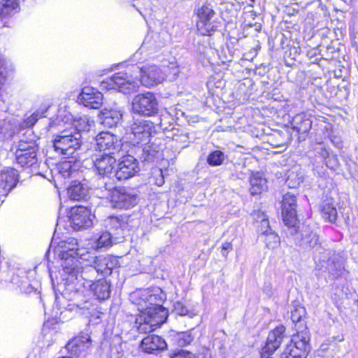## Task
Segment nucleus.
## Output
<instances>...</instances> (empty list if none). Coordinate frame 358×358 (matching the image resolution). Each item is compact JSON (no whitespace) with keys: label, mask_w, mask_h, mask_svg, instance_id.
I'll return each mask as SVG.
<instances>
[{"label":"nucleus","mask_w":358,"mask_h":358,"mask_svg":"<svg viewBox=\"0 0 358 358\" xmlns=\"http://www.w3.org/2000/svg\"><path fill=\"white\" fill-rule=\"evenodd\" d=\"M70 167H71V166L69 164H64L62 165L61 172H62V174L64 177L70 176L71 173H70V171H69Z\"/></svg>","instance_id":"50"},{"label":"nucleus","mask_w":358,"mask_h":358,"mask_svg":"<svg viewBox=\"0 0 358 358\" xmlns=\"http://www.w3.org/2000/svg\"><path fill=\"white\" fill-rule=\"evenodd\" d=\"M309 341L310 332L304 328L293 336L284 351L290 358H306L310 349Z\"/></svg>","instance_id":"7"},{"label":"nucleus","mask_w":358,"mask_h":358,"mask_svg":"<svg viewBox=\"0 0 358 358\" xmlns=\"http://www.w3.org/2000/svg\"><path fill=\"white\" fill-rule=\"evenodd\" d=\"M136 323H138V326L137 327V330L140 334H146L153 331L156 327L155 326L151 325L147 320H142L141 321L138 320V317L136 319Z\"/></svg>","instance_id":"42"},{"label":"nucleus","mask_w":358,"mask_h":358,"mask_svg":"<svg viewBox=\"0 0 358 358\" xmlns=\"http://www.w3.org/2000/svg\"><path fill=\"white\" fill-rule=\"evenodd\" d=\"M138 162L131 155L124 156L114 171V177L118 180H124L133 177L138 171Z\"/></svg>","instance_id":"16"},{"label":"nucleus","mask_w":358,"mask_h":358,"mask_svg":"<svg viewBox=\"0 0 358 358\" xmlns=\"http://www.w3.org/2000/svg\"><path fill=\"white\" fill-rule=\"evenodd\" d=\"M250 191L252 195L261 194L267 189V180L266 178H262L258 173L250 178Z\"/></svg>","instance_id":"34"},{"label":"nucleus","mask_w":358,"mask_h":358,"mask_svg":"<svg viewBox=\"0 0 358 358\" xmlns=\"http://www.w3.org/2000/svg\"><path fill=\"white\" fill-rule=\"evenodd\" d=\"M90 342V338L87 335L76 336L66 345L65 348L70 355L79 357L83 352L85 351Z\"/></svg>","instance_id":"26"},{"label":"nucleus","mask_w":358,"mask_h":358,"mask_svg":"<svg viewBox=\"0 0 358 358\" xmlns=\"http://www.w3.org/2000/svg\"><path fill=\"white\" fill-rule=\"evenodd\" d=\"M321 213L322 217L331 223H336L338 218V211L333 199H327L321 204Z\"/></svg>","instance_id":"29"},{"label":"nucleus","mask_w":358,"mask_h":358,"mask_svg":"<svg viewBox=\"0 0 358 358\" xmlns=\"http://www.w3.org/2000/svg\"><path fill=\"white\" fill-rule=\"evenodd\" d=\"M173 308V311L178 315H188L189 317H192L193 315L192 311L188 309V308L181 301L174 302Z\"/></svg>","instance_id":"39"},{"label":"nucleus","mask_w":358,"mask_h":358,"mask_svg":"<svg viewBox=\"0 0 358 358\" xmlns=\"http://www.w3.org/2000/svg\"><path fill=\"white\" fill-rule=\"evenodd\" d=\"M252 216L254 220L257 222H260L262 220L268 219V216L265 214L264 211H262L261 210H254Z\"/></svg>","instance_id":"48"},{"label":"nucleus","mask_w":358,"mask_h":358,"mask_svg":"<svg viewBox=\"0 0 358 358\" xmlns=\"http://www.w3.org/2000/svg\"><path fill=\"white\" fill-rule=\"evenodd\" d=\"M285 327L282 325L275 327L267 337L266 343L261 352V358H273L271 356L280 347L285 339L289 338L285 335ZM273 358H290L285 351Z\"/></svg>","instance_id":"9"},{"label":"nucleus","mask_w":358,"mask_h":358,"mask_svg":"<svg viewBox=\"0 0 358 358\" xmlns=\"http://www.w3.org/2000/svg\"><path fill=\"white\" fill-rule=\"evenodd\" d=\"M160 126H161L162 127H163V124H162V122H160Z\"/></svg>","instance_id":"55"},{"label":"nucleus","mask_w":358,"mask_h":358,"mask_svg":"<svg viewBox=\"0 0 358 358\" xmlns=\"http://www.w3.org/2000/svg\"><path fill=\"white\" fill-rule=\"evenodd\" d=\"M280 203L281 215L283 222L287 227V233L289 234H296L297 224L299 222L297 217L296 196L291 192H287L283 195Z\"/></svg>","instance_id":"5"},{"label":"nucleus","mask_w":358,"mask_h":358,"mask_svg":"<svg viewBox=\"0 0 358 358\" xmlns=\"http://www.w3.org/2000/svg\"><path fill=\"white\" fill-rule=\"evenodd\" d=\"M227 158L224 153L219 150L211 152L207 157V163L211 166H220Z\"/></svg>","instance_id":"37"},{"label":"nucleus","mask_w":358,"mask_h":358,"mask_svg":"<svg viewBox=\"0 0 358 358\" xmlns=\"http://www.w3.org/2000/svg\"><path fill=\"white\" fill-rule=\"evenodd\" d=\"M179 72V68L176 66H173L171 69L164 68V75L169 80H175L178 77Z\"/></svg>","instance_id":"45"},{"label":"nucleus","mask_w":358,"mask_h":358,"mask_svg":"<svg viewBox=\"0 0 358 358\" xmlns=\"http://www.w3.org/2000/svg\"><path fill=\"white\" fill-rule=\"evenodd\" d=\"M131 135L130 137L134 144L150 142V138L155 131L152 122L141 118L134 119L131 125Z\"/></svg>","instance_id":"14"},{"label":"nucleus","mask_w":358,"mask_h":358,"mask_svg":"<svg viewBox=\"0 0 358 358\" xmlns=\"http://www.w3.org/2000/svg\"><path fill=\"white\" fill-rule=\"evenodd\" d=\"M159 150V148L155 143L146 145L142 149V153L139 157L140 159L143 163L149 164L153 162L155 159L158 158Z\"/></svg>","instance_id":"31"},{"label":"nucleus","mask_w":358,"mask_h":358,"mask_svg":"<svg viewBox=\"0 0 358 358\" xmlns=\"http://www.w3.org/2000/svg\"><path fill=\"white\" fill-rule=\"evenodd\" d=\"M299 227L297 225V231L296 234H290L294 236V240L296 244L304 250L315 249L316 250L324 249L322 246V242L320 236L316 231L311 229L309 226L303 225L299 231Z\"/></svg>","instance_id":"10"},{"label":"nucleus","mask_w":358,"mask_h":358,"mask_svg":"<svg viewBox=\"0 0 358 358\" xmlns=\"http://www.w3.org/2000/svg\"><path fill=\"white\" fill-rule=\"evenodd\" d=\"M134 69V71L137 73L134 77L127 73L119 72L103 80L101 87L107 90H116L126 94L136 91L140 83L150 87L165 79L164 71L156 65L143 68L136 66Z\"/></svg>","instance_id":"1"},{"label":"nucleus","mask_w":358,"mask_h":358,"mask_svg":"<svg viewBox=\"0 0 358 358\" xmlns=\"http://www.w3.org/2000/svg\"><path fill=\"white\" fill-rule=\"evenodd\" d=\"M262 234L266 236L264 241L267 248L273 249L279 245V236L277 234L272 231V230L268 231V229L263 230V229H262Z\"/></svg>","instance_id":"38"},{"label":"nucleus","mask_w":358,"mask_h":358,"mask_svg":"<svg viewBox=\"0 0 358 358\" xmlns=\"http://www.w3.org/2000/svg\"><path fill=\"white\" fill-rule=\"evenodd\" d=\"M66 273L70 275L71 278L76 279L77 281L76 285L83 286L87 289L92 288L98 275L96 268L92 265L79 268L77 264L73 265V272Z\"/></svg>","instance_id":"15"},{"label":"nucleus","mask_w":358,"mask_h":358,"mask_svg":"<svg viewBox=\"0 0 358 358\" xmlns=\"http://www.w3.org/2000/svg\"><path fill=\"white\" fill-rule=\"evenodd\" d=\"M246 177V174L245 173H243V171H241L239 173H238L236 175V178H238V179H245Z\"/></svg>","instance_id":"52"},{"label":"nucleus","mask_w":358,"mask_h":358,"mask_svg":"<svg viewBox=\"0 0 358 358\" xmlns=\"http://www.w3.org/2000/svg\"><path fill=\"white\" fill-rule=\"evenodd\" d=\"M170 358H196V357L194 354L187 350H178L170 354Z\"/></svg>","instance_id":"46"},{"label":"nucleus","mask_w":358,"mask_h":358,"mask_svg":"<svg viewBox=\"0 0 358 358\" xmlns=\"http://www.w3.org/2000/svg\"><path fill=\"white\" fill-rule=\"evenodd\" d=\"M47 111V109L44 110L43 112L36 111L33 113L31 115L25 119L22 122L23 127H31L35 123L38 121L39 118L43 117V114Z\"/></svg>","instance_id":"41"},{"label":"nucleus","mask_w":358,"mask_h":358,"mask_svg":"<svg viewBox=\"0 0 358 358\" xmlns=\"http://www.w3.org/2000/svg\"><path fill=\"white\" fill-rule=\"evenodd\" d=\"M95 215L87 207L78 206L71 209L69 221L71 226L76 231L91 227Z\"/></svg>","instance_id":"13"},{"label":"nucleus","mask_w":358,"mask_h":358,"mask_svg":"<svg viewBox=\"0 0 358 358\" xmlns=\"http://www.w3.org/2000/svg\"><path fill=\"white\" fill-rule=\"evenodd\" d=\"M120 242H116L114 240L113 234L110 232L103 231L99 236V238L95 241V248L96 249H102V248H108L110 247L113 244H117Z\"/></svg>","instance_id":"35"},{"label":"nucleus","mask_w":358,"mask_h":358,"mask_svg":"<svg viewBox=\"0 0 358 358\" xmlns=\"http://www.w3.org/2000/svg\"><path fill=\"white\" fill-rule=\"evenodd\" d=\"M59 299L58 296H56L55 300L57 301Z\"/></svg>","instance_id":"57"},{"label":"nucleus","mask_w":358,"mask_h":358,"mask_svg":"<svg viewBox=\"0 0 358 358\" xmlns=\"http://www.w3.org/2000/svg\"><path fill=\"white\" fill-rule=\"evenodd\" d=\"M250 1H251L252 2H254V1H255V0H250Z\"/></svg>","instance_id":"59"},{"label":"nucleus","mask_w":358,"mask_h":358,"mask_svg":"<svg viewBox=\"0 0 358 358\" xmlns=\"http://www.w3.org/2000/svg\"><path fill=\"white\" fill-rule=\"evenodd\" d=\"M83 134L77 131V129H65L55 136L52 148L59 155H64L66 158L74 157L73 155L83 145Z\"/></svg>","instance_id":"2"},{"label":"nucleus","mask_w":358,"mask_h":358,"mask_svg":"<svg viewBox=\"0 0 358 358\" xmlns=\"http://www.w3.org/2000/svg\"><path fill=\"white\" fill-rule=\"evenodd\" d=\"M258 27H259V29H261V24H259V25H258Z\"/></svg>","instance_id":"58"},{"label":"nucleus","mask_w":358,"mask_h":358,"mask_svg":"<svg viewBox=\"0 0 358 358\" xmlns=\"http://www.w3.org/2000/svg\"><path fill=\"white\" fill-rule=\"evenodd\" d=\"M16 147L15 152L16 164L22 168L37 166L38 146L36 141L34 139L27 141L23 138L19 141Z\"/></svg>","instance_id":"4"},{"label":"nucleus","mask_w":358,"mask_h":358,"mask_svg":"<svg viewBox=\"0 0 358 358\" xmlns=\"http://www.w3.org/2000/svg\"><path fill=\"white\" fill-rule=\"evenodd\" d=\"M222 255L223 256H227L228 252L231 250H232V245L231 243L229 242H225L222 244Z\"/></svg>","instance_id":"49"},{"label":"nucleus","mask_w":358,"mask_h":358,"mask_svg":"<svg viewBox=\"0 0 358 358\" xmlns=\"http://www.w3.org/2000/svg\"><path fill=\"white\" fill-rule=\"evenodd\" d=\"M131 105L133 113L143 116H152L158 111V101L150 92L136 95Z\"/></svg>","instance_id":"8"},{"label":"nucleus","mask_w":358,"mask_h":358,"mask_svg":"<svg viewBox=\"0 0 358 358\" xmlns=\"http://www.w3.org/2000/svg\"><path fill=\"white\" fill-rule=\"evenodd\" d=\"M88 118L85 116L83 117H80L78 120L76 121L75 126L73 129H77V131L85 132L90 130V124H88Z\"/></svg>","instance_id":"43"},{"label":"nucleus","mask_w":358,"mask_h":358,"mask_svg":"<svg viewBox=\"0 0 358 358\" xmlns=\"http://www.w3.org/2000/svg\"><path fill=\"white\" fill-rule=\"evenodd\" d=\"M292 128L301 135L299 140H305V136L312 127V120L304 114L296 115L292 120Z\"/></svg>","instance_id":"27"},{"label":"nucleus","mask_w":358,"mask_h":358,"mask_svg":"<svg viewBox=\"0 0 358 358\" xmlns=\"http://www.w3.org/2000/svg\"><path fill=\"white\" fill-rule=\"evenodd\" d=\"M94 164L100 176L105 177L114 178V166L116 163V159L112 154H103L93 160Z\"/></svg>","instance_id":"21"},{"label":"nucleus","mask_w":358,"mask_h":358,"mask_svg":"<svg viewBox=\"0 0 358 358\" xmlns=\"http://www.w3.org/2000/svg\"><path fill=\"white\" fill-rule=\"evenodd\" d=\"M110 286L109 283L104 279L96 280L93 285L92 288L89 289L92 290L94 294L99 300H106L110 297Z\"/></svg>","instance_id":"30"},{"label":"nucleus","mask_w":358,"mask_h":358,"mask_svg":"<svg viewBox=\"0 0 358 358\" xmlns=\"http://www.w3.org/2000/svg\"><path fill=\"white\" fill-rule=\"evenodd\" d=\"M2 84L1 78H0V85Z\"/></svg>","instance_id":"56"},{"label":"nucleus","mask_w":358,"mask_h":358,"mask_svg":"<svg viewBox=\"0 0 358 358\" xmlns=\"http://www.w3.org/2000/svg\"><path fill=\"white\" fill-rule=\"evenodd\" d=\"M326 268L333 278L341 276L344 271L343 265L339 262L330 259L327 261Z\"/></svg>","instance_id":"36"},{"label":"nucleus","mask_w":358,"mask_h":358,"mask_svg":"<svg viewBox=\"0 0 358 358\" xmlns=\"http://www.w3.org/2000/svg\"><path fill=\"white\" fill-rule=\"evenodd\" d=\"M94 141L100 151L108 152L105 154L114 155L120 148L117 138L110 132H101L96 136Z\"/></svg>","instance_id":"18"},{"label":"nucleus","mask_w":358,"mask_h":358,"mask_svg":"<svg viewBox=\"0 0 358 358\" xmlns=\"http://www.w3.org/2000/svg\"><path fill=\"white\" fill-rule=\"evenodd\" d=\"M325 252H327V255H330L332 253V252L331 250H325Z\"/></svg>","instance_id":"53"},{"label":"nucleus","mask_w":358,"mask_h":358,"mask_svg":"<svg viewBox=\"0 0 358 358\" xmlns=\"http://www.w3.org/2000/svg\"><path fill=\"white\" fill-rule=\"evenodd\" d=\"M215 13L213 6L207 3L197 10L199 20L196 22L198 32L203 36H211L217 29V26L213 21Z\"/></svg>","instance_id":"12"},{"label":"nucleus","mask_w":358,"mask_h":358,"mask_svg":"<svg viewBox=\"0 0 358 358\" xmlns=\"http://www.w3.org/2000/svg\"><path fill=\"white\" fill-rule=\"evenodd\" d=\"M165 299V294L157 296V294H150L147 297L148 305H145L144 312L138 317L139 320H147L151 325L156 328L163 324L169 316L168 310L163 307L162 303Z\"/></svg>","instance_id":"3"},{"label":"nucleus","mask_w":358,"mask_h":358,"mask_svg":"<svg viewBox=\"0 0 358 358\" xmlns=\"http://www.w3.org/2000/svg\"><path fill=\"white\" fill-rule=\"evenodd\" d=\"M19 9L17 0H0V20L10 17Z\"/></svg>","instance_id":"32"},{"label":"nucleus","mask_w":358,"mask_h":358,"mask_svg":"<svg viewBox=\"0 0 358 358\" xmlns=\"http://www.w3.org/2000/svg\"><path fill=\"white\" fill-rule=\"evenodd\" d=\"M153 174H154L153 177L155 178V184L159 187L162 186L164 183V172H163L162 169H156L155 171V172L153 173Z\"/></svg>","instance_id":"47"},{"label":"nucleus","mask_w":358,"mask_h":358,"mask_svg":"<svg viewBox=\"0 0 358 358\" xmlns=\"http://www.w3.org/2000/svg\"><path fill=\"white\" fill-rule=\"evenodd\" d=\"M123 111L120 108H103L99 115L100 122L106 127L112 128L120 124Z\"/></svg>","instance_id":"24"},{"label":"nucleus","mask_w":358,"mask_h":358,"mask_svg":"<svg viewBox=\"0 0 358 358\" xmlns=\"http://www.w3.org/2000/svg\"><path fill=\"white\" fill-rule=\"evenodd\" d=\"M138 203V195L134 189L124 187H118L110 194V203L113 208L129 209Z\"/></svg>","instance_id":"11"},{"label":"nucleus","mask_w":358,"mask_h":358,"mask_svg":"<svg viewBox=\"0 0 358 358\" xmlns=\"http://www.w3.org/2000/svg\"><path fill=\"white\" fill-rule=\"evenodd\" d=\"M68 195L71 200H86L89 195V187L85 180H73L67 189Z\"/></svg>","instance_id":"25"},{"label":"nucleus","mask_w":358,"mask_h":358,"mask_svg":"<svg viewBox=\"0 0 358 358\" xmlns=\"http://www.w3.org/2000/svg\"><path fill=\"white\" fill-rule=\"evenodd\" d=\"M101 178H100L99 184L100 189L103 188L106 191H107V195L110 196V194L113 193V190L117 189L118 187H116L113 182L110 181L113 178H109L106 176L105 179H103V176H101Z\"/></svg>","instance_id":"40"},{"label":"nucleus","mask_w":358,"mask_h":358,"mask_svg":"<svg viewBox=\"0 0 358 358\" xmlns=\"http://www.w3.org/2000/svg\"><path fill=\"white\" fill-rule=\"evenodd\" d=\"M73 278L69 275V278L67 279V282L64 285V287L62 292V296L68 301H75V304L78 306L79 304L78 303L83 296V292L78 289L76 287V285L72 281Z\"/></svg>","instance_id":"28"},{"label":"nucleus","mask_w":358,"mask_h":358,"mask_svg":"<svg viewBox=\"0 0 358 358\" xmlns=\"http://www.w3.org/2000/svg\"><path fill=\"white\" fill-rule=\"evenodd\" d=\"M260 229H259V231L262 232V229H263V230H266V229H268V231H271V229L270 227V225H269V222H268V219H266V220H262V222H260Z\"/></svg>","instance_id":"51"},{"label":"nucleus","mask_w":358,"mask_h":358,"mask_svg":"<svg viewBox=\"0 0 358 358\" xmlns=\"http://www.w3.org/2000/svg\"><path fill=\"white\" fill-rule=\"evenodd\" d=\"M93 263L97 274L106 276L111 274L113 269L118 265V260L112 255H100L94 258Z\"/></svg>","instance_id":"23"},{"label":"nucleus","mask_w":358,"mask_h":358,"mask_svg":"<svg viewBox=\"0 0 358 358\" xmlns=\"http://www.w3.org/2000/svg\"><path fill=\"white\" fill-rule=\"evenodd\" d=\"M140 348L145 353L157 354L167 348V343L161 336L150 334L142 339Z\"/></svg>","instance_id":"20"},{"label":"nucleus","mask_w":358,"mask_h":358,"mask_svg":"<svg viewBox=\"0 0 358 358\" xmlns=\"http://www.w3.org/2000/svg\"><path fill=\"white\" fill-rule=\"evenodd\" d=\"M19 181L17 170L8 167L0 172V192L6 196L14 189Z\"/></svg>","instance_id":"19"},{"label":"nucleus","mask_w":358,"mask_h":358,"mask_svg":"<svg viewBox=\"0 0 358 358\" xmlns=\"http://www.w3.org/2000/svg\"><path fill=\"white\" fill-rule=\"evenodd\" d=\"M78 102L90 108H99L103 103V94L92 87H85L78 97Z\"/></svg>","instance_id":"17"},{"label":"nucleus","mask_w":358,"mask_h":358,"mask_svg":"<svg viewBox=\"0 0 358 358\" xmlns=\"http://www.w3.org/2000/svg\"><path fill=\"white\" fill-rule=\"evenodd\" d=\"M108 232L113 234L116 242H123L127 227V222L122 217L111 216L108 219Z\"/></svg>","instance_id":"22"},{"label":"nucleus","mask_w":358,"mask_h":358,"mask_svg":"<svg viewBox=\"0 0 358 358\" xmlns=\"http://www.w3.org/2000/svg\"><path fill=\"white\" fill-rule=\"evenodd\" d=\"M57 252L62 261V266L64 273L73 271V265L78 263V243L74 238H69L61 241L57 245Z\"/></svg>","instance_id":"6"},{"label":"nucleus","mask_w":358,"mask_h":358,"mask_svg":"<svg viewBox=\"0 0 358 358\" xmlns=\"http://www.w3.org/2000/svg\"><path fill=\"white\" fill-rule=\"evenodd\" d=\"M178 345L180 346H185L190 344L194 340V336L189 331L180 334L178 336Z\"/></svg>","instance_id":"44"},{"label":"nucleus","mask_w":358,"mask_h":358,"mask_svg":"<svg viewBox=\"0 0 358 358\" xmlns=\"http://www.w3.org/2000/svg\"><path fill=\"white\" fill-rule=\"evenodd\" d=\"M267 289V290L270 292V291H271V287L269 285V286H268V287H265V289Z\"/></svg>","instance_id":"54"},{"label":"nucleus","mask_w":358,"mask_h":358,"mask_svg":"<svg viewBox=\"0 0 358 358\" xmlns=\"http://www.w3.org/2000/svg\"><path fill=\"white\" fill-rule=\"evenodd\" d=\"M306 315V308L301 306H294V309L291 310V319L292 321L295 324V327L297 331L307 328L306 324L303 322V317Z\"/></svg>","instance_id":"33"}]
</instances>
